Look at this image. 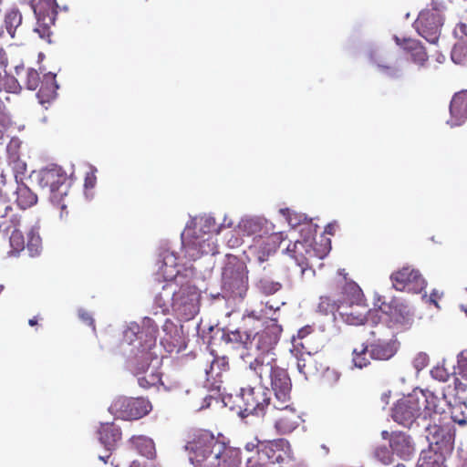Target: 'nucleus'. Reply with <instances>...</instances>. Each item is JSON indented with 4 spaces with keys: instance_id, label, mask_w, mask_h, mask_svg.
I'll list each match as a JSON object with an SVG mask.
<instances>
[{
    "instance_id": "obj_1",
    "label": "nucleus",
    "mask_w": 467,
    "mask_h": 467,
    "mask_svg": "<svg viewBox=\"0 0 467 467\" xmlns=\"http://www.w3.org/2000/svg\"><path fill=\"white\" fill-rule=\"evenodd\" d=\"M275 338V336H265L262 339H255L250 348L260 352L255 353V358L247 360L246 364L258 377L261 384L267 379H271L274 402L284 405L290 401L292 383L286 370L276 365Z\"/></svg>"
},
{
    "instance_id": "obj_2",
    "label": "nucleus",
    "mask_w": 467,
    "mask_h": 467,
    "mask_svg": "<svg viewBox=\"0 0 467 467\" xmlns=\"http://www.w3.org/2000/svg\"><path fill=\"white\" fill-rule=\"evenodd\" d=\"M186 449L194 467H240L242 457L238 448L218 440L208 431H199Z\"/></svg>"
},
{
    "instance_id": "obj_3",
    "label": "nucleus",
    "mask_w": 467,
    "mask_h": 467,
    "mask_svg": "<svg viewBox=\"0 0 467 467\" xmlns=\"http://www.w3.org/2000/svg\"><path fill=\"white\" fill-rule=\"evenodd\" d=\"M156 302L163 311L171 306L182 320L192 319L200 310L201 293L195 285L182 280H169L162 285Z\"/></svg>"
},
{
    "instance_id": "obj_4",
    "label": "nucleus",
    "mask_w": 467,
    "mask_h": 467,
    "mask_svg": "<svg viewBox=\"0 0 467 467\" xmlns=\"http://www.w3.org/2000/svg\"><path fill=\"white\" fill-rule=\"evenodd\" d=\"M261 324L262 317L255 311L245 312L242 317L240 327L227 334L229 341L243 345L244 351L241 357L245 363H247V360L255 358V353L258 354L257 351L250 348L255 339H262L265 336H275V346L279 340L282 327L275 320H271L270 324L265 326L264 329L254 333Z\"/></svg>"
},
{
    "instance_id": "obj_5",
    "label": "nucleus",
    "mask_w": 467,
    "mask_h": 467,
    "mask_svg": "<svg viewBox=\"0 0 467 467\" xmlns=\"http://www.w3.org/2000/svg\"><path fill=\"white\" fill-rule=\"evenodd\" d=\"M271 390L263 384L258 387L243 388L240 398L244 410L248 414L265 416L269 413L271 404Z\"/></svg>"
},
{
    "instance_id": "obj_6",
    "label": "nucleus",
    "mask_w": 467,
    "mask_h": 467,
    "mask_svg": "<svg viewBox=\"0 0 467 467\" xmlns=\"http://www.w3.org/2000/svg\"><path fill=\"white\" fill-rule=\"evenodd\" d=\"M330 250L328 240L324 245L317 247V243L310 239L296 241L286 247V253L295 259L296 264L304 271L309 265V261L313 258H323Z\"/></svg>"
},
{
    "instance_id": "obj_7",
    "label": "nucleus",
    "mask_w": 467,
    "mask_h": 467,
    "mask_svg": "<svg viewBox=\"0 0 467 467\" xmlns=\"http://www.w3.org/2000/svg\"><path fill=\"white\" fill-rule=\"evenodd\" d=\"M32 8L36 18L35 32L50 42L51 26L55 25L57 16V0H36L32 3Z\"/></svg>"
},
{
    "instance_id": "obj_8",
    "label": "nucleus",
    "mask_w": 467,
    "mask_h": 467,
    "mask_svg": "<svg viewBox=\"0 0 467 467\" xmlns=\"http://www.w3.org/2000/svg\"><path fill=\"white\" fill-rule=\"evenodd\" d=\"M67 175L59 166L53 165L39 171L38 183L43 189H48L54 202L60 203L62 197L67 195Z\"/></svg>"
},
{
    "instance_id": "obj_9",
    "label": "nucleus",
    "mask_w": 467,
    "mask_h": 467,
    "mask_svg": "<svg viewBox=\"0 0 467 467\" xmlns=\"http://www.w3.org/2000/svg\"><path fill=\"white\" fill-rule=\"evenodd\" d=\"M222 282L224 289L242 295L247 283V271L244 262L236 257L228 259L223 268Z\"/></svg>"
},
{
    "instance_id": "obj_10",
    "label": "nucleus",
    "mask_w": 467,
    "mask_h": 467,
    "mask_svg": "<svg viewBox=\"0 0 467 467\" xmlns=\"http://www.w3.org/2000/svg\"><path fill=\"white\" fill-rule=\"evenodd\" d=\"M268 415L275 421L277 431L283 434L292 432L299 426L301 420L298 411L289 402L284 405L273 402Z\"/></svg>"
},
{
    "instance_id": "obj_11",
    "label": "nucleus",
    "mask_w": 467,
    "mask_h": 467,
    "mask_svg": "<svg viewBox=\"0 0 467 467\" xmlns=\"http://www.w3.org/2000/svg\"><path fill=\"white\" fill-rule=\"evenodd\" d=\"M392 286L397 291L420 293L426 286V281L419 270L407 265L390 275Z\"/></svg>"
},
{
    "instance_id": "obj_12",
    "label": "nucleus",
    "mask_w": 467,
    "mask_h": 467,
    "mask_svg": "<svg viewBox=\"0 0 467 467\" xmlns=\"http://www.w3.org/2000/svg\"><path fill=\"white\" fill-rule=\"evenodd\" d=\"M419 401L424 402L425 399L415 397L414 393L400 400L392 409L391 417L397 423L404 426L410 427L415 420L421 415L419 408Z\"/></svg>"
},
{
    "instance_id": "obj_13",
    "label": "nucleus",
    "mask_w": 467,
    "mask_h": 467,
    "mask_svg": "<svg viewBox=\"0 0 467 467\" xmlns=\"http://www.w3.org/2000/svg\"><path fill=\"white\" fill-rule=\"evenodd\" d=\"M375 306L386 316V322L389 327L398 328L410 323V309L399 299L392 298L389 302H385L379 297Z\"/></svg>"
},
{
    "instance_id": "obj_14",
    "label": "nucleus",
    "mask_w": 467,
    "mask_h": 467,
    "mask_svg": "<svg viewBox=\"0 0 467 467\" xmlns=\"http://www.w3.org/2000/svg\"><path fill=\"white\" fill-rule=\"evenodd\" d=\"M292 458V449L287 440L280 438L273 441H263L259 461L266 465L282 463Z\"/></svg>"
},
{
    "instance_id": "obj_15",
    "label": "nucleus",
    "mask_w": 467,
    "mask_h": 467,
    "mask_svg": "<svg viewBox=\"0 0 467 467\" xmlns=\"http://www.w3.org/2000/svg\"><path fill=\"white\" fill-rule=\"evenodd\" d=\"M420 36L430 43H436L442 26L441 15L434 10L421 11L413 24Z\"/></svg>"
},
{
    "instance_id": "obj_16",
    "label": "nucleus",
    "mask_w": 467,
    "mask_h": 467,
    "mask_svg": "<svg viewBox=\"0 0 467 467\" xmlns=\"http://www.w3.org/2000/svg\"><path fill=\"white\" fill-rule=\"evenodd\" d=\"M372 314L367 301L358 303H341L340 317L349 326L365 325Z\"/></svg>"
},
{
    "instance_id": "obj_17",
    "label": "nucleus",
    "mask_w": 467,
    "mask_h": 467,
    "mask_svg": "<svg viewBox=\"0 0 467 467\" xmlns=\"http://www.w3.org/2000/svg\"><path fill=\"white\" fill-rule=\"evenodd\" d=\"M182 240L185 256L189 257L190 260L194 261L204 254H213L210 238L204 239L203 236H194L187 232L182 234Z\"/></svg>"
},
{
    "instance_id": "obj_18",
    "label": "nucleus",
    "mask_w": 467,
    "mask_h": 467,
    "mask_svg": "<svg viewBox=\"0 0 467 467\" xmlns=\"http://www.w3.org/2000/svg\"><path fill=\"white\" fill-rule=\"evenodd\" d=\"M428 449L448 451L451 449V435L439 424H429L426 427Z\"/></svg>"
},
{
    "instance_id": "obj_19",
    "label": "nucleus",
    "mask_w": 467,
    "mask_h": 467,
    "mask_svg": "<svg viewBox=\"0 0 467 467\" xmlns=\"http://www.w3.org/2000/svg\"><path fill=\"white\" fill-rule=\"evenodd\" d=\"M389 447L393 454L403 460H409L415 452V446L411 437L402 431H393L390 433Z\"/></svg>"
},
{
    "instance_id": "obj_20",
    "label": "nucleus",
    "mask_w": 467,
    "mask_h": 467,
    "mask_svg": "<svg viewBox=\"0 0 467 467\" xmlns=\"http://www.w3.org/2000/svg\"><path fill=\"white\" fill-rule=\"evenodd\" d=\"M121 416L129 420H138L146 414V404L142 398H125L115 403Z\"/></svg>"
},
{
    "instance_id": "obj_21",
    "label": "nucleus",
    "mask_w": 467,
    "mask_h": 467,
    "mask_svg": "<svg viewBox=\"0 0 467 467\" xmlns=\"http://www.w3.org/2000/svg\"><path fill=\"white\" fill-rule=\"evenodd\" d=\"M368 346L369 348V357L372 359L389 360L397 353L399 342L394 338L389 340L379 338L369 343Z\"/></svg>"
},
{
    "instance_id": "obj_22",
    "label": "nucleus",
    "mask_w": 467,
    "mask_h": 467,
    "mask_svg": "<svg viewBox=\"0 0 467 467\" xmlns=\"http://www.w3.org/2000/svg\"><path fill=\"white\" fill-rule=\"evenodd\" d=\"M228 363L224 358H213L207 362L204 368L205 386L207 388L220 391L222 383V372L226 370Z\"/></svg>"
},
{
    "instance_id": "obj_23",
    "label": "nucleus",
    "mask_w": 467,
    "mask_h": 467,
    "mask_svg": "<svg viewBox=\"0 0 467 467\" xmlns=\"http://www.w3.org/2000/svg\"><path fill=\"white\" fill-rule=\"evenodd\" d=\"M394 40L399 47L410 54L411 59L415 63L423 65L428 60V55L420 41L412 38L400 37L398 36H394Z\"/></svg>"
},
{
    "instance_id": "obj_24",
    "label": "nucleus",
    "mask_w": 467,
    "mask_h": 467,
    "mask_svg": "<svg viewBox=\"0 0 467 467\" xmlns=\"http://www.w3.org/2000/svg\"><path fill=\"white\" fill-rule=\"evenodd\" d=\"M178 262L177 257L171 252H165L162 256L161 266L160 267V273L163 276L165 283L169 280H183L184 277L178 275L179 270L177 268Z\"/></svg>"
},
{
    "instance_id": "obj_25",
    "label": "nucleus",
    "mask_w": 467,
    "mask_h": 467,
    "mask_svg": "<svg viewBox=\"0 0 467 467\" xmlns=\"http://www.w3.org/2000/svg\"><path fill=\"white\" fill-rule=\"evenodd\" d=\"M455 375V389L457 392H465L467 390V349L460 352L457 357Z\"/></svg>"
},
{
    "instance_id": "obj_26",
    "label": "nucleus",
    "mask_w": 467,
    "mask_h": 467,
    "mask_svg": "<svg viewBox=\"0 0 467 467\" xmlns=\"http://www.w3.org/2000/svg\"><path fill=\"white\" fill-rule=\"evenodd\" d=\"M341 291V303H358L367 301L362 289L353 281H347L344 277V285Z\"/></svg>"
},
{
    "instance_id": "obj_27",
    "label": "nucleus",
    "mask_w": 467,
    "mask_h": 467,
    "mask_svg": "<svg viewBox=\"0 0 467 467\" xmlns=\"http://www.w3.org/2000/svg\"><path fill=\"white\" fill-rule=\"evenodd\" d=\"M444 452L432 448L423 450L418 461V467H444Z\"/></svg>"
},
{
    "instance_id": "obj_28",
    "label": "nucleus",
    "mask_w": 467,
    "mask_h": 467,
    "mask_svg": "<svg viewBox=\"0 0 467 467\" xmlns=\"http://www.w3.org/2000/svg\"><path fill=\"white\" fill-rule=\"evenodd\" d=\"M414 395L417 398L422 396L425 399L424 402L419 401V408L423 415L424 419L431 418L432 415H437L438 408V398L430 391L420 390L419 392L414 391Z\"/></svg>"
},
{
    "instance_id": "obj_29",
    "label": "nucleus",
    "mask_w": 467,
    "mask_h": 467,
    "mask_svg": "<svg viewBox=\"0 0 467 467\" xmlns=\"http://www.w3.org/2000/svg\"><path fill=\"white\" fill-rule=\"evenodd\" d=\"M450 111L457 121L467 119V90L455 94L450 104Z\"/></svg>"
},
{
    "instance_id": "obj_30",
    "label": "nucleus",
    "mask_w": 467,
    "mask_h": 467,
    "mask_svg": "<svg viewBox=\"0 0 467 467\" xmlns=\"http://www.w3.org/2000/svg\"><path fill=\"white\" fill-rule=\"evenodd\" d=\"M99 441L109 451L121 438V432L119 428L113 424L102 425L99 431Z\"/></svg>"
},
{
    "instance_id": "obj_31",
    "label": "nucleus",
    "mask_w": 467,
    "mask_h": 467,
    "mask_svg": "<svg viewBox=\"0 0 467 467\" xmlns=\"http://www.w3.org/2000/svg\"><path fill=\"white\" fill-rule=\"evenodd\" d=\"M22 14L17 8H11L5 14L4 25L12 38L16 36V30L22 25Z\"/></svg>"
},
{
    "instance_id": "obj_32",
    "label": "nucleus",
    "mask_w": 467,
    "mask_h": 467,
    "mask_svg": "<svg viewBox=\"0 0 467 467\" xmlns=\"http://www.w3.org/2000/svg\"><path fill=\"white\" fill-rule=\"evenodd\" d=\"M16 202L19 207L25 210L37 202V196L26 185L22 184L16 190Z\"/></svg>"
},
{
    "instance_id": "obj_33",
    "label": "nucleus",
    "mask_w": 467,
    "mask_h": 467,
    "mask_svg": "<svg viewBox=\"0 0 467 467\" xmlns=\"http://www.w3.org/2000/svg\"><path fill=\"white\" fill-rule=\"evenodd\" d=\"M341 310V301L340 299L335 300L334 298L323 296H320L319 302L317 305V311L323 315H334L336 312L340 314Z\"/></svg>"
},
{
    "instance_id": "obj_34",
    "label": "nucleus",
    "mask_w": 467,
    "mask_h": 467,
    "mask_svg": "<svg viewBox=\"0 0 467 467\" xmlns=\"http://www.w3.org/2000/svg\"><path fill=\"white\" fill-rule=\"evenodd\" d=\"M10 250L8 254L10 256H17L22 251L25 250V238L20 230H12L9 237Z\"/></svg>"
},
{
    "instance_id": "obj_35",
    "label": "nucleus",
    "mask_w": 467,
    "mask_h": 467,
    "mask_svg": "<svg viewBox=\"0 0 467 467\" xmlns=\"http://www.w3.org/2000/svg\"><path fill=\"white\" fill-rule=\"evenodd\" d=\"M369 353V348L366 344H362L359 348H354L352 351V362L356 368H363L370 364L367 353Z\"/></svg>"
},
{
    "instance_id": "obj_36",
    "label": "nucleus",
    "mask_w": 467,
    "mask_h": 467,
    "mask_svg": "<svg viewBox=\"0 0 467 467\" xmlns=\"http://www.w3.org/2000/svg\"><path fill=\"white\" fill-rule=\"evenodd\" d=\"M48 79L50 84L49 88L38 87L39 89L36 95L41 104L48 103L54 99L57 95V89L58 88V86L55 80V77H49Z\"/></svg>"
},
{
    "instance_id": "obj_37",
    "label": "nucleus",
    "mask_w": 467,
    "mask_h": 467,
    "mask_svg": "<svg viewBox=\"0 0 467 467\" xmlns=\"http://www.w3.org/2000/svg\"><path fill=\"white\" fill-rule=\"evenodd\" d=\"M258 289L265 296L274 295L282 288V284L267 278H262L257 284Z\"/></svg>"
},
{
    "instance_id": "obj_38",
    "label": "nucleus",
    "mask_w": 467,
    "mask_h": 467,
    "mask_svg": "<svg viewBox=\"0 0 467 467\" xmlns=\"http://www.w3.org/2000/svg\"><path fill=\"white\" fill-rule=\"evenodd\" d=\"M141 327L135 322H131L128 325L127 328L123 331V339L128 344L131 345L136 341L139 337L138 336L141 334Z\"/></svg>"
},
{
    "instance_id": "obj_39",
    "label": "nucleus",
    "mask_w": 467,
    "mask_h": 467,
    "mask_svg": "<svg viewBox=\"0 0 467 467\" xmlns=\"http://www.w3.org/2000/svg\"><path fill=\"white\" fill-rule=\"evenodd\" d=\"M373 455L379 462H382L383 464H389L393 460V453L391 449L389 450L385 445L376 447Z\"/></svg>"
},
{
    "instance_id": "obj_40",
    "label": "nucleus",
    "mask_w": 467,
    "mask_h": 467,
    "mask_svg": "<svg viewBox=\"0 0 467 467\" xmlns=\"http://www.w3.org/2000/svg\"><path fill=\"white\" fill-rule=\"evenodd\" d=\"M280 212L286 217L289 225L292 227L300 225L306 221V216L305 214H298L288 208L281 209Z\"/></svg>"
},
{
    "instance_id": "obj_41",
    "label": "nucleus",
    "mask_w": 467,
    "mask_h": 467,
    "mask_svg": "<svg viewBox=\"0 0 467 467\" xmlns=\"http://www.w3.org/2000/svg\"><path fill=\"white\" fill-rule=\"evenodd\" d=\"M26 247L31 256L38 254L40 252L41 238L38 234H35L34 231H30V233L28 234Z\"/></svg>"
},
{
    "instance_id": "obj_42",
    "label": "nucleus",
    "mask_w": 467,
    "mask_h": 467,
    "mask_svg": "<svg viewBox=\"0 0 467 467\" xmlns=\"http://www.w3.org/2000/svg\"><path fill=\"white\" fill-rule=\"evenodd\" d=\"M41 82L39 73L34 68H28L26 70V86L30 90H36Z\"/></svg>"
},
{
    "instance_id": "obj_43",
    "label": "nucleus",
    "mask_w": 467,
    "mask_h": 467,
    "mask_svg": "<svg viewBox=\"0 0 467 467\" xmlns=\"http://www.w3.org/2000/svg\"><path fill=\"white\" fill-rule=\"evenodd\" d=\"M431 375L434 379L441 382H446L450 379V373L443 367H434L431 370Z\"/></svg>"
},
{
    "instance_id": "obj_44",
    "label": "nucleus",
    "mask_w": 467,
    "mask_h": 467,
    "mask_svg": "<svg viewBox=\"0 0 467 467\" xmlns=\"http://www.w3.org/2000/svg\"><path fill=\"white\" fill-rule=\"evenodd\" d=\"M311 359L312 358L310 357H308V358H304L302 357L297 358V369L306 379H307L311 373L309 368Z\"/></svg>"
},
{
    "instance_id": "obj_45",
    "label": "nucleus",
    "mask_w": 467,
    "mask_h": 467,
    "mask_svg": "<svg viewBox=\"0 0 467 467\" xmlns=\"http://www.w3.org/2000/svg\"><path fill=\"white\" fill-rule=\"evenodd\" d=\"M199 396L201 401L192 404V408L195 410H202L209 408L212 403V400H213V397L212 395H203L202 393H201Z\"/></svg>"
},
{
    "instance_id": "obj_46",
    "label": "nucleus",
    "mask_w": 467,
    "mask_h": 467,
    "mask_svg": "<svg viewBox=\"0 0 467 467\" xmlns=\"http://www.w3.org/2000/svg\"><path fill=\"white\" fill-rule=\"evenodd\" d=\"M429 364V357L425 353H419L413 359V366L420 371L425 368Z\"/></svg>"
},
{
    "instance_id": "obj_47",
    "label": "nucleus",
    "mask_w": 467,
    "mask_h": 467,
    "mask_svg": "<svg viewBox=\"0 0 467 467\" xmlns=\"http://www.w3.org/2000/svg\"><path fill=\"white\" fill-rule=\"evenodd\" d=\"M8 158H9V161L15 164L14 169L17 172L24 173L26 171V164L20 160V158L16 152L9 153Z\"/></svg>"
},
{
    "instance_id": "obj_48",
    "label": "nucleus",
    "mask_w": 467,
    "mask_h": 467,
    "mask_svg": "<svg viewBox=\"0 0 467 467\" xmlns=\"http://www.w3.org/2000/svg\"><path fill=\"white\" fill-rule=\"evenodd\" d=\"M263 441H259L257 438H254L251 441H248L244 445V449L248 452H254L255 451L257 456L255 459H259L260 457V450Z\"/></svg>"
},
{
    "instance_id": "obj_49",
    "label": "nucleus",
    "mask_w": 467,
    "mask_h": 467,
    "mask_svg": "<svg viewBox=\"0 0 467 467\" xmlns=\"http://www.w3.org/2000/svg\"><path fill=\"white\" fill-rule=\"evenodd\" d=\"M131 443L134 446L135 450L140 455H144L146 451V439L142 436L133 437L131 439Z\"/></svg>"
},
{
    "instance_id": "obj_50",
    "label": "nucleus",
    "mask_w": 467,
    "mask_h": 467,
    "mask_svg": "<svg viewBox=\"0 0 467 467\" xmlns=\"http://www.w3.org/2000/svg\"><path fill=\"white\" fill-rule=\"evenodd\" d=\"M281 240H282V234H281V233H279V234H271L270 236H268V237L266 238V240H265V241H264V243H265L266 245H268V246H271V245H272V247H270V248L268 249V251L270 252V251H275V249H276V244H277L278 243H280V242H281Z\"/></svg>"
},
{
    "instance_id": "obj_51",
    "label": "nucleus",
    "mask_w": 467,
    "mask_h": 467,
    "mask_svg": "<svg viewBox=\"0 0 467 467\" xmlns=\"http://www.w3.org/2000/svg\"><path fill=\"white\" fill-rule=\"evenodd\" d=\"M21 217L18 214H13L8 220V225L5 227V231L11 232L12 230H20Z\"/></svg>"
},
{
    "instance_id": "obj_52",
    "label": "nucleus",
    "mask_w": 467,
    "mask_h": 467,
    "mask_svg": "<svg viewBox=\"0 0 467 467\" xmlns=\"http://www.w3.org/2000/svg\"><path fill=\"white\" fill-rule=\"evenodd\" d=\"M97 183V177L93 171L86 173L84 180V187L86 190H92Z\"/></svg>"
},
{
    "instance_id": "obj_53",
    "label": "nucleus",
    "mask_w": 467,
    "mask_h": 467,
    "mask_svg": "<svg viewBox=\"0 0 467 467\" xmlns=\"http://www.w3.org/2000/svg\"><path fill=\"white\" fill-rule=\"evenodd\" d=\"M5 89L7 92L18 93L21 90V86L15 78H11L5 83Z\"/></svg>"
},
{
    "instance_id": "obj_54",
    "label": "nucleus",
    "mask_w": 467,
    "mask_h": 467,
    "mask_svg": "<svg viewBox=\"0 0 467 467\" xmlns=\"http://www.w3.org/2000/svg\"><path fill=\"white\" fill-rule=\"evenodd\" d=\"M244 228L248 234H254L260 228V224L254 219H248L244 222Z\"/></svg>"
},
{
    "instance_id": "obj_55",
    "label": "nucleus",
    "mask_w": 467,
    "mask_h": 467,
    "mask_svg": "<svg viewBox=\"0 0 467 467\" xmlns=\"http://www.w3.org/2000/svg\"><path fill=\"white\" fill-rule=\"evenodd\" d=\"M12 206L10 202L0 197V217L5 218L8 215L9 212H12Z\"/></svg>"
},
{
    "instance_id": "obj_56",
    "label": "nucleus",
    "mask_w": 467,
    "mask_h": 467,
    "mask_svg": "<svg viewBox=\"0 0 467 467\" xmlns=\"http://www.w3.org/2000/svg\"><path fill=\"white\" fill-rule=\"evenodd\" d=\"M78 317L83 322H85L87 325L91 327L93 330H95L94 319L92 318L91 315L88 312L85 310H80L78 313Z\"/></svg>"
},
{
    "instance_id": "obj_57",
    "label": "nucleus",
    "mask_w": 467,
    "mask_h": 467,
    "mask_svg": "<svg viewBox=\"0 0 467 467\" xmlns=\"http://www.w3.org/2000/svg\"><path fill=\"white\" fill-rule=\"evenodd\" d=\"M451 420L461 426L467 424V417L463 413L458 414L456 410L451 412Z\"/></svg>"
},
{
    "instance_id": "obj_58",
    "label": "nucleus",
    "mask_w": 467,
    "mask_h": 467,
    "mask_svg": "<svg viewBox=\"0 0 467 467\" xmlns=\"http://www.w3.org/2000/svg\"><path fill=\"white\" fill-rule=\"evenodd\" d=\"M245 467H268L265 462L259 461V459H255V457H249L247 459Z\"/></svg>"
},
{
    "instance_id": "obj_59",
    "label": "nucleus",
    "mask_w": 467,
    "mask_h": 467,
    "mask_svg": "<svg viewBox=\"0 0 467 467\" xmlns=\"http://www.w3.org/2000/svg\"><path fill=\"white\" fill-rule=\"evenodd\" d=\"M156 458L155 444L151 439L148 438V460H155Z\"/></svg>"
},
{
    "instance_id": "obj_60",
    "label": "nucleus",
    "mask_w": 467,
    "mask_h": 467,
    "mask_svg": "<svg viewBox=\"0 0 467 467\" xmlns=\"http://www.w3.org/2000/svg\"><path fill=\"white\" fill-rule=\"evenodd\" d=\"M312 331L313 330H312L311 327H309V326L302 327L301 329L298 330L297 337L299 339L303 340V339L306 338L307 336H309L312 333Z\"/></svg>"
},
{
    "instance_id": "obj_61",
    "label": "nucleus",
    "mask_w": 467,
    "mask_h": 467,
    "mask_svg": "<svg viewBox=\"0 0 467 467\" xmlns=\"http://www.w3.org/2000/svg\"><path fill=\"white\" fill-rule=\"evenodd\" d=\"M460 451L464 457L463 467H467V438L464 441H461Z\"/></svg>"
},
{
    "instance_id": "obj_62",
    "label": "nucleus",
    "mask_w": 467,
    "mask_h": 467,
    "mask_svg": "<svg viewBox=\"0 0 467 467\" xmlns=\"http://www.w3.org/2000/svg\"><path fill=\"white\" fill-rule=\"evenodd\" d=\"M49 77H55L56 78V75L55 74H52V73H47V74H45L43 78L41 79V82H40V85L39 87H42V88H49L50 84H49Z\"/></svg>"
},
{
    "instance_id": "obj_63",
    "label": "nucleus",
    "mask_w": 467,
    "mask_h": 467,
    "mask_svg": "<svg viewBox=\"0 0 467 467\" xmlns=\"http://www.w3.org/2000/svg\"><path fill=\"white\" fill-rule=\"evenodd\" d=\"M5 67V52L0 47V68Z\"/></svg>"
},
{
    "instance_id": "obj_64",
    "label": "nucleus",
    "mask_w": 467,
    "mask_h": 467,
    "mask_svg": "<svg viewBox=\"0 0 467 467\" xmlns=\"http://www.w3.org/2000/svg\"><path fill=\"white\" fill-rule=\"evenodd\" d=\"M439 298V295L437 292H432L430 296V301L433 303L436 306H438L437 300Z\"/></svg>"
}]
</instances>
